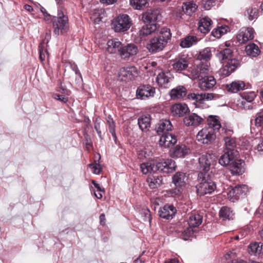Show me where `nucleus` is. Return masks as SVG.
<instances>
[{"mask_svg": "<svg viewBox=\"0 0 263 263\" xmlns=\"http://www.w3.org/2000/svg\"><path fill=\"white\" fill-rule=\"evenodd\" d=\"M171 37L170 29L166 27L162 28L156 35L149 40L146 48L152 53L160 52L165 47Z\"/></svg>", "mask_w": 263, "mask_h": 263, "instance_id": "f257e3e1", "label": "nucleus"}, {"mask_svg": "<svg viewBox=\"0 0 263 263\" xmlns=\"http://www.w3.org/2000/svg\"><path fill=\"white\" fill-rule=\"evenodd\" d=\"M217 57L223 64L222 73L229 76L239 65L238 61L234 57L233 52L230 48H226L217 53Z\"/></svg>", "mask_w": 263, "mask_h": 263, "instance_id": "f03ea898", "label": "nucleus"}, {"mask_svg": "<svg viewBox=\"0 0 263 263\" xmlns=\"http://www.w3.org/2000/svg\"><path fill=\"white\" fill-rule=\"evenodd\" d=\"M53 33L59 35L67 32L69 29V20L65 10L61 7L58 10L57 16L53 17Z\"/></svg>", "mask_w": 263, "mask_h": 263, "instance_id": "7ed1b4c3", "label": "nucleus"}, {"mask_svg": "<svg viewBox=\"0 0 263 263\" xmlns=\"http://www.w3.org/2000/svg\"><path fill=\"white\" fill-rule=\"evenodd\" d=\"M199 183L196 185V192L200 196L212 193L216 189V184L206 173L201 172L198 174Z\"/></svg>", "mask_w": 263, "mask_h": 263, "instance_id": "20e7f679", "label": "nucleus"}, {"mask_svg": "<svg viewBox=\"0 0 263 263\" xmlns=\"http://www.w3.org/2000/svg\"><path fill=\"white\" fill-rule=\"evenodd\" d=\"M132 25L131 18L127 14H121L115 18L111 23L112 28L116 32L128 30Z\"/></svg>", "mask_w": 263, "mask_h": 263, "instance_id": "39448f33", "label": "nucleus"}, {"mask_svg": "<svg viewBox=\"0 0 263 263\" xmlns=\"http://www.w3.org/2000/svg\"><path fill=\"white\" fill-rule=\"evenodd\" d=\"M216 139V135L211 128H203L198 132L196 139L200 143L209 145Z\"/></svg>", "mask_w": 263, "mask_h": 263, "instance_id": "423d86ee", "label": "nucleus"}, {"mask_svg": "<svg viewBox=\"0 0 263 263\" xmlns=\"http://www.w3.org/2000/svg\"><path fill=\"white\" fill-rule=\"evenodd\" d=\"M155 164L156 172L159 171L166 174L173 172L177 166L175 161L171 159H162L160 161L155 162Z\"/></svg>", "mask_w": 263, "mask_h": 263, "instance_id": "0eeeda50", "label": "nucleus"}, {"mask_svg": "<svg viewBox=\"0 0 263 263\" xmlns=\"http://www.w3.org/2000/svg\"><path fill=\"white\" fill-rule=\"evenodd\" d=\"M209 72V64L208 62L201 63L193 68L191 72V78L193 80H198L208 76Z\"/></svg>", "mask_w": 263, "mask_h": 263, "instance_id": "6e6552de", "label": "nucleus"}, {"mask_svg": "<svg viewBox=\"0 0 263 263\" xmlns=\"http://www.w3.org/2000/svg\"><path fill=\"white\" fill-rule=\"evenodd\" d=\"M187 177L185 174L181 172H177L173 177V182L175 184V188L174 193L177 195H179L183 191L182 187L186 184Z\"/></svg>", "mask_w": 263, "mask_h": 263, "instance_id": "1a4fd4ad", "label": "nucleus"}, {"mask_svg": "<svg viewBox=\"0 0 263 263\" xmlns=\"http://www.w3.org/2000/svg\"><path fill=\"white\" fill-rule=\"evenodd\" d=\"M119 76L122 81H132L138 76V71L134 66L122 67L119 70Z\"/></svg>", "mask_w": 263, "mask_h": 263, "instance_id": "9d476101", "label": "nucleus"}, {"mask_svg": "<svg viewBox=\"0 0 263 263\" xmlns=\"http://www.w3.org/2000/svg\"><path fill=\"white\" fill-rule=\"evenodd\" d=\"M189 59L184 54L177 57L173 61L172 67L173 69L177 72L185 70L188 67Z\"/></svg>", "mask_w": 263, "mask_h": 263, "instance_id": "9b49d317", "label": "nucleus"}, {"mask_svg": "<svg viewBox=\"0 0 263 263\" xmlns=\"http://www.w3.org/2000/svg\"><path fill=\"white\" fill-rule=\"evenodd\" d=\"M247 191V187L245 185H238L232 188L228 192V197L230 201L235 202L241 196L245 195Z\"/></svg>", "mask_w": 263, "mask_h": 263, "instance_id": "f8f14e48", "label": "nucleus"}, {"mask_svg": "<svg viewBox=\"0 0 263 263\" xmlns=\"http://www.w3.org/2000/svg\"><path fill=\"white\" fill-rule=\"evenodd\" d=\"M155 88L149 85L140 86L136 91L138 98L145 100L149 97H153L155 93Z\"/></svg>", "mask_w": 263, "mask_h": 263, "instance_id": "ddd939ff", "label": "nucleus"}, {"mask_svg": "<svg viewBox=\"0 0 263 263\" xmlns=\"http://www.w3.org/2000/svg\"><path fill=\"white\" fill-rule=\"evenodd\" d=\"M161 18L160 12L158 9L147 10L142 15V20L145 23L152 24L159 21Z\"/></svg>", "mask_w": 263, "mask_h": 263, "instance_id": "4468645a", "label": "nucleus"}, {"mask_svg": "<svg viewBox=\"0 0 263 263\" xmlns=\"http://www.w3.org/2000/svg\"><path fill=\"white\" fill-rule=\"evenodd\" d=\"M236 37L240 44H245L254 38V30L252 28H242Z\"/></svg>", "mask_w": 263, "mask_h": 263, "instance_id": "2eb2a0df", "label": "nucleus"}, {"mask_svg": "<svg viewBox=\"0 0 263 263\" xmlns=\"http://www.w3.org/2000/svg\"><path fill=\"white\" fill-rule=\"evenodd\" d=\"M216 81L213 76H206L201 79L198 81V86L202 90H208L216 85Z\"/></svg>", "mask_w": 263, "mask_h": 263, "instance_id": "dca6fc26", "label": "nucleus"}, {"mask_svg": "<svg viewBox=\"0 0 263 263\" xmlns=\"http://www.w3.org/2000/svg\"><path fill=\"white\" fill-rule=\"evenodd\" d=\"M223 130L224 129L222 128V130ZM224 133L226 136L224 137V140L227 151H232L234 153L237 152L235 149L236 146L235 138L232 137L233 130L231 129H224Z\"/></svg>", "mask_w": 263, "mask_h": 263, "instance_id": "f3484780", "label": "nucleus"}, {"mask_svg": "<svg viewBox=\"0 0 263 263\" xmlns=\"http://www.w3.org/2000/svg\"><path fill=\"white\" fill-rule=\"evenodd\" d=\"M138 51V47L134 44H129L122 46L120 54V57L123 59H126L135 55Z\"/></svg>", "mask_w": 263, "mask_h": 263, "instance_id": "a211bd4d", "label": "nucleus"}, {"mask_svg": "<svg viewBox=\"0 0 263 263\" xmlns=\"http://www.w3.org/2000/svg\"><path fill=\"white\" fill-rule=\"evenodd\" d=\"M187 98L192 100L195 101L200 104L204 103L205 101H211L214 98V95L212 93H192L189 94Z\"/></svg>", "mask_w": 263, "mask_h": 263, "instance_id": "6ab92c4d", "label": "nucleus"}, {"mask_svg": "<svg viewBox=\"0 0 263 263\" xmlns=\"http://www.w3.org/2000/svg\"><path fill=\"white\" fill-rule=\"evenodd\" d=\"M176 209L173 205L165 204L159 210L160 217L165 219H172L176 213Z\"/></svg>", "mask_w": 263, "mask_h": 263, "instance_id": "aec40b11", "label": "nucleus"}, {"mask_svg": "<svg viewBox=\"0 0 263 263\" xmlns=\"http://www.w3.org/2000/svg\"><path fill=\"white\" fill-rule=\"evenodd\" d=\"M177 141L176 137L171 133L163 134L160 138L159 144L165 148L172 146Z\"/></svg>", "mask_w": 263, "mask_h": 263, "instance_id": "412c9836", "label": "nucleus"}, {"mask_svg": "<svg viewBox=\"0 0 263 263\" xmlns=\"http://www.w3.org/2000/svg\"><path fill=\"white\" fill-rule=\"evenodd\" d=\"M203 121V119L202 117L195 113L188 115L183 119L185 125L193 127L198 126Z\"/></svg>", "mask_w": 263, "mask_h": 263, "instance_id": "4be33fe9", "label": "nucleus"}, {"mask_svg": "<svg viewBox=\"0 0 263 263\" xmlns=\"http://www.w3.org/2000/svg\"><path fill=\"white\" fill-rule=\"evenodd\" d=\"M173 129V125L168 120H162L156 125V130L158 135L169 133Z\"/></svg>", "mask_w": 263, "mask_h": 263, "instance_id": "5701e85b", "label": "nucleus"}, {"mask_svg": "<svg viewBox=\"0 0 263 263\" xmlns=\"http://www.w3.org/2000/svg\"><path fill=\"white\" fill-rule=\"evenodd\" d=\"M171 112L176 117H182L189 111L188 106L185 103H178L172 106Z\"/></svg>", "mask_w": 263, "mask_h": 263, "instance_id": "b1692460", "label": "nucleus"}, {"mask_svg": "<svg viewBox=\"0 0 263 263\" xmlns=\"http://www.w3.org/2000/svg\"><path fill=\"white\" fill-rule=\"evenodd\" d=\"M171 156L173 157H184L190 153V149L185 145H177L171 150Z\"/></svg>", "mask_w": 263, "mask_h": 263, "instance_id": "393cba45", "label": "nucleus"}, {"mask_svg": "<svg viewBox=\"0 0 263 263\" xmlns=\"http://www.w3.org/2000/svg\"><path fill=\"white\" fill-rule=\"evenodd\" d=\"M237 155V152H233L232 151H226L224 153L221 155L219 159V163L220 165L226 166H229L234 161V157Z\"/></svg>", "mask_w": 263, "mask_h": 263, "instance_id": "a878e982", "label": "nucleus"}, {"mask_svg": "<svg viewBox=\"0 0 263 263\" xmlns=\"http://www.w3.org/2000/svg\"><path fill=\"white\" fill-rule=\"evenodd\" d=\"M242 100L241 104L245 109H250L252 108V105L250 104L256 97V93L254 91L245 92L242 95Z\"/></svg>", "mask_w": 263, "mask_h": 263, "instance_id": "bb28decb", "label": "nucleus"}, {"mask_svg": "<svg viewBox=\"0 0 263 263\" xmlns=\"http://www.w3.org/2000/svg\"><path fill=\"white\" fill-rule=\"evenodd\" d=\"M244 162L241 160L233 161L229 165V170L233 175L239 176L244 172L243 164Z\"/></svg>", "mask_w": 263, "mask_h": 263, "instance_id": "cd10ccee", "label": "nucleus"}, {"mask_svg": "<svg viewBox=\"0 0 263 263\" xmlns=\"http://www.w3.org/2000/svg\"><path fill=\"white\" fill-rule=\"evenodd\" d=\"M211 156L210 155H203L199 158V168L200 172L206 173L209 171L211 163Z\"/></svg>", "mask_w": 263, "mask_h": 263, "instance_id": "c85d7f7f", "label": "nucleus"}, {"mask_svg": "<svg viewBox=\"0 0 263 263\" xmlns=\"http://www.w3.org/2000/svg\"><path fill=\"white\" fill-rule=\"evenodd\" d=\"M172 80V77L170 72H162L156 78L158 84L164 88L167 87L168 84Z\"/></svg>", "mask_w": 263, "mask_h": 263, "instance_id": "c756f323", "label": "nucleus"}, {"mask_svg": "<svg viewBox=\"0 0 263 263\" xmlns=\"http://www.w3.org/2000/svg\"><path fill=\"white\" fill-rule=\"evenodd\" d=\"M169 95L172 100L181 99L186 95V89L183 86H178L171 89Z\"/></svg>", "mask_w": 263, "mask_h": 263, "instance_id": "7c9ffc66", "label": "nucleus"}, {"mask_svg": "<svg viewBox=\"0 0 263 263\" xmlns=\"http://www.w3.org/2000/svg\"><path fill=\"white\" fill-rule=\"evenodd\" d=\"M107 51L110 53H119L120 54L122 49V44L121 42L117 39L108 40L107 43Z\"/></svg>", "mask_w": 263, "mask_h": 263, "instance_id": "2f4dec72", "label": "nucleus"}, {"mask_svg": "<svg viewBox=\"0 0 263 263\" xmlns=\"http://www.w3.org/2000/svg\"><path fill=\"white\" fill-rule=\"evenodd\" d=\"M212 21L210 18H202L198 23L199 30L204 34L208 33L211 30Z\"/></svg>", "mask_w": 263, "mask_h": 263, "instance_id": "473e14b6", "label": "nucleus"}, {"mask_svg": "<svg viewBox=\"0 0 263 263\" xmlns=\"http://www.w3.org/2000/svg\"><path fill=\"white\" fill-rule=\"evenodd\" d=\"M245 86L244 82L239 80L233 81L226 85V88L228 90L232 93H236L243 90L245 89Z\"/></svg>", "mask_w": 263, "mask_h": 263, "instance_id": "72a5a7b5", "label": "nucleus"}, {"mask_svg": "<svg viewBox=\"0 0 263 263\" xmlns=\"http://www.w3.org/2000/svg\"><path fill=\"white\" fill-rule=\"evenodd\" d=\"M150 188L154 189L159 187L163 181L162 177L157 174L150 175L147 179Z\"/></svg>", "mask_w": 263, "mask_h": 263, "instance_id": "f704fd0d", "label": "nucleus"}, {"mask_svg": "<svg viewBox=\"0 0 263 263\" xmlns=\"http://www.w3.org/2000/svg\"><path fill=\"white\" fill-rule=\"evenodd\" d=\"M157 29L156 24H147L143 25L139 31L141 37L147 36L154 32Z\"/></svg>", "mask_w": 263, "mask_h": 263, "instance_id": "c9c22d12", "label": "nucleus"}, {"mask_svg": "<svg viewBox=\"0 0 263 263\" xmlns=\"http://www.w3.org/2000/svg\"><path fill=\"white\" fill-rule=\"evenodd\" d=\"M248 252L251 255H259L263 253V244L261 242L251 243L248 247Z\"/></svg>", "mask_w": 263, "mask_h": 263, "instance_id": "e433bc0d", "label": "nucleus"}, {"mask_svg": "<svg viewBox=\"0 0 263 263\" xmlns=\"http://www.w3.org/2000/svg\"><path fill=\"white\" fill-rule=\"evenodd\" d=\"M138 125L142 131L146 132L148 130L151 125L150 116H142L139 117L138 119Z\"/></svg>", "mask_w": 263, "mask_h": 263, "instance_id": "4c0bfd02", "label": "nucleus"}, {"mask_svg": "<svg viewBox=\"0 0 263 263\" xmlns=\"http://www.w3.org/2000/svg\"><path fill=\"white\" fill-rule=\"evenodd\" d=\"M156 164L154 161H150L146 163H143L140 165V168L142 173L143 174H147L148 173H155L156 171Z\"/></svg>", "mask_w": 263, "mask_h": 263, "instance_id": "58836bf2", "label": "nucleus"}, {"mask_svg": "<svg viewBox=\"0 0 263 263\" xmlns=\"http://www.w3.org/2000/svg\"><path fill=\"white\" fill-rule=\"evenodd\" d=\"M207 122L208 124L207 128L213 129V132H215L216 130H219L221 127L218 117L216 116H209L207 120Z\"/></svg>", "mask_w": 263, "mask_h": 263, "instance_id": "ea45409f", "label": "nucleus"}, {"mask_svg": "<svg viewBox=\"0 0 263 263\" xmlns=\"http://www.w3.org/2000/svg\"><path fill=\"white\" fill-rule=\"evenodd\" d=\"M202 222V216L199 214H192L190 216L188 223L191 228L198 227Z\"/></svg>", "mask_w": 263, "mask_h": 263, "instance_id": "a19ab883", "label": "nucleus"}, {"mask_svg": "<svg viewBox=\"0 0 263 263\" xmlns=\"http://www.w3.org/2000/svg\"><path fill=\"white\" fill-rule=\"evenodd\" d=\"M197 8L196 4L193 2H187L184 3L182 6V10L184 13L188 15H191L194 13Z\"/></svg>", "mask_w": 263, "mask_h": 263, "instance_id": "79ce46f5", "label": "nucleus"}, {"mask_svg": "<svg viewBox=\"0 0 263 263\" xmlns=\"http://www.w3.org/2000/svg\"><path fill=\"white\" fill-rule=\"evenodd\" d=\"M197 42L198 39L196 36L189 35L182 40L180 45L182 48H189L196 44Z\"/></svg>", "mask_w": 263, "mask_h": 263, "instance_id": "37998d69", "label": "nucleus"}, {"mask_svg": "<svg viewBox=\"0 0 263 263\" xmlns=\"http://www.w3.org/2000/svg\"><path fill=\"white\" fill-rule=\"evenodd\" d=\"M234 215L233 211L227 206H223L219 211V216L223 220L232 219Z\"/></svg>", "mask_w": 263, "mask_h": 263, "instance_id": "c03bdc74", "label": "nucleus"}, {"mask_svg": "<svg viewBox=\"0 0 263 263\" xmlns=\"http://www.w3.org/2000/svg\"><path fill=\"white\" fill-rule=\"evenodd\" d=\"M245 50L248 55L252 57H256L260 53L258 47L254 43L248 45L246 47Z\"/></svg>", "mask_w": 263, "mask_h": 263, "instance_id": "a18cd8bd", "label": "nucleus"}, {"mask_svg": "<svg viewBox=\"0 0 263 263\" xmlns=\"http://www.w3.org/2000/svg\"><path fill=\"white\" fill-rule=\"evenodd\" d=\"M258 13V9L257 8L250 7L245 12V16L249 20L252 21L257 18Z\"/></svg>", "mask_w": 263, "mask_h": 263, "instance_id": "49530a36", "label": "nucleus"}, {"mask_svg": "<svg viewBox=\"0 0 263 263\" xmlns=\"http://www.w3.org/2000/svg\"><path fill=\"white\" fill-rule=\"evenodd\" d=\"M212 56L211 49L209 48H205L201 50L198 56V59L200 60H205L207 61Z\"/></svg>", "mask_w": 263, "mask_h": 263, "instance_id": "de8ad7c7", "label": "nucleus"}, {"mask_svg": "<svg viewBox=\"0 0 263 263\" xmlns=\"http://www.w3.org/2000/svg\"><path fill=\"white\" fill-rule=\"evenodd\" d=\"M39 50L40 53V59L43 62L44 61L46 57H48L49 54L46 48V45L44 42L40 44L39 46Z\"/></svg>", "mask_w": 263, "mask_h": 263, "instance_id": "09e8293b", "label": "nucleus"}, {"mask_svg": "<svg viewBox=\"0 0 263 263\" xmlns=\"http://www.w3.org/2000/svg\"><path fill=\"white\" fill-rule=\"evenodd\" d=\"M227 26L218 27L212 31V34L213 36L218 39L227 32Z\"/></svg>", "mask_w": 263, "mask_h": 263, "instance_id": "8fccbe9b", "label": "nucleus"}, {"mask_svg": "<svg viewBox=\"0 0 263 263\" xmlns=\"http://www.w3.org/2000/svg\"><path fill=\"white\" fill-rule=\"evenodd\" d=\"M130 4L135 9L140 10L147 4V0H130Z\"/></svg>", "mask_w": 263, "mask_h": 263, "instance_id": "3c124183", "label": "nucleus"}, {"mask_svg": "<svg viewBox=\"0 0 263 263\" xmlns=\"http://www.w3.org/2000/svg\"><path fill=\"white\" fill-rule=\"evenodd\" d=\"M194 232L192 228L191 227L187 228L186 229L184 230L181 233L180 237L184 240H189L192 236L193 235Z\"/></svg>", "mask_w": 263, "mask_h": 263, "instance_id": "603ef678", "label": "nucleus"}, {"mask_svg": "<svg viewBox=\"0 0 263 263\" xmlns=\"http://www.w3.org/2000/svg\"><path fill=\"white\" fill-rule=\"evenodd\" d=\"M255 126L261 127L263 126V109L258 112L254 119Z\"/></svg>", "mask_w": 263, "mask_h": 263, "instance_id": "864d4df0", "label": "nucleus"}, {"mask_svg": "<svg viewBox=\"0 0 263 263\" xmlns=\"http://www.w3.org/2000/svg\"><path fill=\"white\" fill-rule=\"evenodd\" d=\"M90 168L92 170V172L95 174H99L101 171V167L99 163L96 162L89 165Z\"/></svg>", "mask_w": 263, "mask_h": 263, "instance_id": "5fc2aeb1", "label": "nucleus"}, {"mask_svg": "<svg viewBox=\"0 0 263 263\" xmlns=\"http://www.w3.org/2000/svg\"><path fill=\"white\" fill-rule=\"evenodd\" d=\"M217 0H203L206 9H210V8L216 4Z\"/></svg>", "mask_w": 263, "mask_h": 263, "instance_id": "6e6d98bb", "label": "nucleus"}, {"mask_svg": "<svg viewBox=\"0 0 263 263\" xmlns=\"http://www.w3.org/2000/svg\"><path fill=\"white\" fill-rule=\"evenodd\" d=\"M54 98L58 100H60L62 102L66 103L68 101L67 98L63 95L56 94L54 96Z\"/></svg>", "mask_w": 263, "mask_h": 263, "instance_id": "4d7b16f0", "label": "nucleus"}, {"mask_svg": "<svg viewBox=\"0 0 263 263\" xmlns=\"http://www.w3.org/2000/svg\"><path fill=\"white\" fill-rule=\"evenodd\" d=\"M109 132L111 133V135L114 137L115 139H116V132H115V124H112L109 125Z\"/></svg>", "mask_w": 263, "mask_h": 263, "instance_id": "13d9d810", "label": "nucleus"}, {"mask_svg": "<svg viewBox=\"0 0 263 263\" xmlns=\"http://www.w3.org/2000/svg\"><path fill=\"white\" fill-rule=\"evenodd\" d=\"M92 183L94 185L95 187L97 189V191L99 192H104V189H102L100 185L97 183L95 180L92 181Z\"/></svg>", "mask_w": 263, "mask_h": 263, "instance_id": "bf43d9fd", "label": "nucleus"}, {"mask_svg": "<svg viewBox=\"0 0 263 263\" xmlns=\"http://www.w3.org/2000/svg\"><path fill=\"white\" fill-rule=\"evenodd\" d=\"M117 0H100V2L107 5H111L117 2Z\"/></svg>", "mask_w": 263, "mask_h": 263, "instance_id": "052dcab7", "label": "nucleus"}, {"mask_svg": "<svg viewBox=\"0 0 263 263\" xmlns=\"http://www.w3.org/2000/svg\"><path fill=\"white\" fill-rule=\"evenodd\" d=\"M72 70L75 72L76 74L79 75L80 77H81V74L78 69V67L76 65H73L72 66Z\"/></svg>", "mask_w": 263, "mask_h": 263, "instance_id": "680f3d73", "label": "nucleus"}, {"mask_svg": "<svg viewBox=\"0 0 263 263\" xmlns=\"http://www.w3.org/2000/svg\"><path fill=\"white\" fill-rule=\"evenodd\" d=\"M100 223L102 225H104L105 224V216L104 214H102L100 216Z\"/></svg>", "mask_w": 263, "mask_h": 263, "instance_id": "e2e57ef3", "label": "nucleus"}, {"mask_svg": "<svg viewBox=\"0 0 263 263\" xmlns=\"http://www.w3.org/2000/svg\"><path fill=\"white\" fill-rule=\"evenodd\" d=\"M257 148L259 152H263V139L259 143H258Z\"/></svg>", "mask_w": 263, "mask_h": 263, "instance_id": "0e129e2a", "label": "nucleus"}, {"mask_svg": "<svg viewBox=\"0 0 263 263\" xmlns=\"http://www.w3.org/2000/svg\"><path fill=\"white\" fill-rule=\"evenodd\" d=\"M53 16H52L50 14V17H47L46 16H44V20L47 23H49L51 22H52V19Z\"/></svg>", "mask_w": 263, "mask_h": 263, "instance_id": "69168bd1", "label": "nucleus"}, {"mask_svg": "<svg viewBox=\"0 0 263 263\" xmlns=\"http://www.w3.org/2000/svg\"><path fill=\"white\" fill-rule=\"evenodd\" d=\"M41 11L43 13L44 16L50 17V14L48 13L46 10L43 7L41 8Z\"/></svg>", "mask_w": 263, "mask_h": 263, "instance_id": "338daca9", "label": "nucleus"}, {"mask_svg": "<svg viewBox=\"0 0 263 263\" xmlns=\"http://www.w3.org/2000/svg\"><path fill=\"white\" fill-rule=\"evenodd\" d=\"M164 263H179V261L177 259L174 258L168 261H165Z\"/></svg>", "mask_w": 263, "mask_h": 263, "instance_id": "774afa93", "label": "nucleus"}]
</instances>
